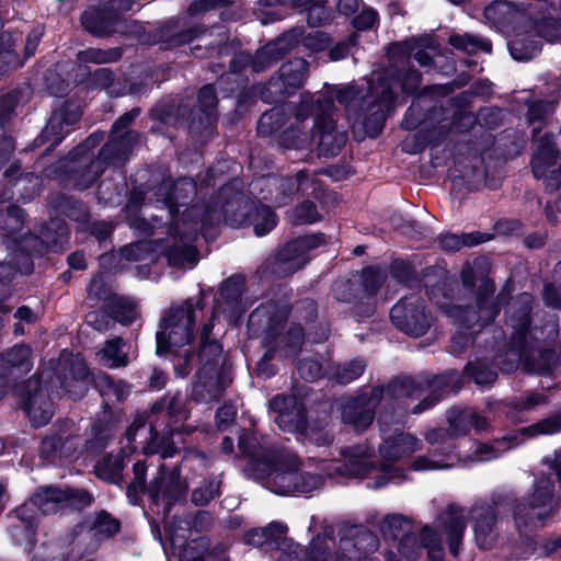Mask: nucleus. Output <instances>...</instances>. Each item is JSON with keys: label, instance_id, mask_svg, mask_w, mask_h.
Listing matches in <instances>:
<instances>
[{"label": "nucleus", "instance_id": "obj_1", "mask_svg": "<svg viewBox=\"0 0 561 561\" xmlns=\"http://www.w3.org/2000/svg\"><path fill=\"white\" fill-rule=\"evenodd\" d=\"M204 300L203 291L196 297H188L182 304L169 307L159 322V329L156 332V354L159 357H165L167 355L181 357L180 362L174 364L176 377H186L193 368V362L196 359L193 350H185L183 355H180L179 352L194 340L195 312L204 309Z\"/></svg>", "mask_w": 561, "mask_h": 561}, {"label": "nucleus", "instance_id": "obj_2", "mask_svg": "<svg viewBox=\"0 0 561 561\" xmlns=\"http://www.w3.org/2000/svg\"><path fill=\"white\" fill-rule=\"evenodd\" d=\"M131 10V0H99L88 5L80 14V25L95 38L118 35L126 39L141 41L146 28L141 22L125 18Z\"/></svg>", "mask_w": 561, "mask_h": 561}, {"label": "nucleus", "instance_id": "obj_3", "mask_svg": "<svg viewBox=\"0 0 561 561\" xmlns=\"http://www.w3.org/2000/svg\"><path fill=\"white\" fill-rule=\"evenodd\" d=\"M222 194H228L225 202V220L236 227H252L256 237L268 234L278 224L275 209L260 201H254L243 192V182L233 178L222 185Z\"/></svg>", "mask_w": 561, "mask_h": 561}, {"label": "nucleus", "instance_id": "obj_4", "mask_svg": "<svg viewBox=\"0 0 561 561\" xmlns=\"http://www.w3.org/2000/svg\"><path fill=\"white\" fill-rule=\"evenodd\" d=\"M220 186L207 202L190 203L175 218L170 217L169 233L176 241H196L198 234L207 237L217 229L221 218L225 219V202L228 194H222Z\"/></svg>", "mask_w": 561, "mask_h": 561}, {"label": "nucleus", "instance_id": "obj_5", "mask_svg": "<svg viewBox=\"0 0 561 561\" xmlns=\"http://www.w3.org/2000/svg\"><path fill=\"white\" fill-rule=\"evenodd\" d=\"M343 461L335 472L347 478H368L367 488L379 490L390 483L400 484L405 480V470L399 466L371 460V453L367 446L352 445L341 449Z\"/></svg>", "mask_w": 561, "mask_h": 561}, {"label": "nucleus", "instance_id": "obj_6", "mask_svg": "<svg viewBox=\"0 0 561 561\" xmlns=\"http://www.w3.org/2000/svg\"><path fill=\"white\" fill-rule=\"evenodd\" d=\"M423 75L413 65H389L383 68L377 79V88L381 91L390 90L394 103L398 94L396 88H399L400 95L403 100L411 99H428L434 101L438 96L448 94V88L443 84L423 85Z\"/></svg>", "mask_w": 561, "mask_h": 561}, {"label": "nucleus", "instance_id": "obj_7", "mask_svg": "<svg viewBox=\"0 0 561 561\" xmlns=\"http://www.w3.org/2000/svg\"><path fill=\"white\" fill-rule=\"evenodd\" d=\"M531 323L533 298L523 293L506 307L505 324L513 330L508 340L510 350L524 359L534 357L541 344V340L531 330Z\"/></svg>", "mask_w": 561, "mask_h": 561}, {"label": "nucleus", "instance_id": "obj_8", "mask_svg": "<svg viewBox=\"0 0 561 561\" xmlns=\"http://www.w3.org/2000/svg\"><path fill=\"white\" fill-rule=\"evenodd\" d=\"M82 114L83 111L76 101L71 99L64 100L58 107L53 110L44 128L24 150L34 151L47 145L39 157L43 159L49 156L66 136L72 131L73 126L80 122Z\"/></svg>", "mask_w": 561, "mask_h": 561}, {"label": "nucleus", "instance_id": "obj_9", "mask_svg": "<svg viewBox=\"0 0 561 561\" xmlns=\"http://www.w3.org/2000/svg\"><path fill=\"white\" fill-rule=\"evenodd\" d=\"M291 307L276 302H262L249 314L247 332L250 339L261 337V345L276 342L290 317Z\"/></svg>", "mask_w": 561, "mask_h": 561}, {"label": "nucleus", "instance_id": "obj_10", "mask_svg": "<svg viewBox=\"0 0 561 561\" xmlns=\"http://www.w3.org/2000/svg\"><path fill=\"white\" fill-rule=\"evenodd\" d=\"M390 320L402 333L411 337H421L430 330L433 314L421 296L411 294L392 306Z\"/></svg>", "mask_w": 561, "mask_h": 561}, {"label": "nucleus", "instance_id": "obj_11", "mask_svg": "<svg viewBox=\"0 0 561 561\" xmlns=\"http://www.w3.org/2000/svg\"><path fill=\"white\" fill-rule=\"evenodd\" d=\"M15 391L20 398V407L33 427L38 428L50 422L54 416V405L47 382L41 376L34 375L22 381L16 386Z\"/></svg>", "mask_w": 561, "mask_h": 561}, {"label": "nucleus", "instance_id": "obj_12", "mask_svg": "<svg viewBox=\"0 0 561 561\" xmlns=\"http://www.w3.org/2000/svg\"><path fill=\"white\" fill-rule=\"evenodd\" d=\"M153 184L149 188H156V199L163 203L170 217L180 215V208L193 202L196 195V183L190 178H180L173 181L165 171L154 168Z\"/></svg>", "mask_w": 561, "mask_h": 561}, {"label": "nucleus", "instance_id": "obj_13", "mask_svg": "<svg viewBox=\"0 0 561 561\" xmlns=\"http://www.w3.org/2000/svg\"><path fill=\"white\" fill-rule=\"evenodd\" d=\"M328 237L318 231L288 240L275 254V264L283 276L293 275L311 260L310 252L325 245Z\"/></svg>", "mask_w": 561, "mask_h": 561}, {"label": "nucleus", "instance_id": "obj_14", "mask_svg": "<svg viewBox=\"0 0 561 561\" xmlns=\"http://www.w3.org/2000/svg\"><path fill=\"white\" fill-rule=\"evenodd\" d=\"M420 388L413 399L422 398L411 412L421 414L435 407L443 398L458 393L462 389V378L456 369H448L437 375L421 374Z\"/></svg>", "mask_w": 561, "mask_h": 561}, {"label": "nucleus", "instance_id": "obj_15", "mask_svg": "<svg viewBox=\"0 0 561 561\" xmlns=\"http://www.w3.org/2000/svg\"><path fill=\"white\" fill-rule=\"evenodd\" d=\"M365 115L363 128L367 137L378 138L383 131L387 118L394 112L396 103L390 90L381 91L369 82L367 92L363 96Z\"/></svg>", "mask_w": 561, "mask_h": 561}, {"label": "nucleus", "instance_id": "obj_16", "mask_svg": "<svg viewBox=\"0 0 561 561\" xmlns=\"http://www.w3.org/2000/svg\"><path fill=\"white\" fill-rule=\"evenodd\" d=\"M46 178L58 181L66 190L85 191L92 187L103 174L101 163L90 160L88 163L67 165L55 162L43 170Z\"/></svg>", "mask_w": 561, "mask_h": 561}, {"label": "nucleus", "instance_id": "obj_17", "mask_svg": "<svg viewBox=\"0 0 561 561\" xmlns=\"http://www.w3.org/2000/svg\"><path fill=\"white\" fill-rule=\"evenodd\" d=\"M503 305L502 294L494 299L485 298L482 306L476 302V306H451L448 314L459 328L472 330L471 333H479L482 329L493 323L501 312Z\"/></svg>", "mask_w": 561, "mask_h": 561}, {"label": "nucleus", "instance_id": "obj_18", "mask_svg": "<svg viewBox=\"0 0 561 561\" xmlns=\"http://www.w3.org/2000/svg\"><path fill=\"white\" fill-rule=\"evenodd\" d=\"M387 280V270L381 264L364 266L358 273L357 287L360 301L354 307V316L358 322L368 319L376 312V297Z\"/></svg>", "mask_w": 561, "mask_h": 561}, {"label": "nucleus", "instance_id": "obj_19", "mask_svg": "<svg viewBox=\"0 0 561 561\" xmlns=\"http://www.w3.org/2000/svg\"><path fill=\"white\" fill-rule=\"evenodd\" d=\"M298 467H300V460L297 456L279 450L277 454L267 456L262 472L268 479L271 491L278 495H294V473Z\"/></svg>", "mask_w": 561, "mask_h": 561}, {"label": "nucleus", "instance_id": "obj_20", "mask_svg": "<svg viewBox=\"0 0 561 561\" xmlns=\"http://www.w3.org/2000/svg\"><path fill=\"white\" fill-rule=\"evenodd\" d=\"M247 290V278L242 273H234L225 278L214 298V309L224 313L229 322L237 323L245 313L242 297Z\"/></svg>", "mask_w": 561, "mask_h": 561}, {"label": "nucleus", "instance_id": "obj_21", "mask_svg": "<svg viewBox=\"0 0 561 561\" xmlns=\"http://www.w3.org/2000/svg\"><path fill=\"white\" fill-rule=\"evenodd\" d=\"M270 409L277 414L275 422L283 432L302 435L307 430L308 411L296 397L277 394L271 399Z\"/></svg>", "mask_w": 561, "mask_h": 561}, {"label": "nucleus", "instance_id": "obj_22", "mask_svg": "<svg viewBox=\"0 0 561 561\" xmlns=\"http://www.w3.org/2000/svg\"><path fill=\"white\" fill-rule=\"evenodd\" d=\"M491 262L486 256H477L472 263L466 262L460 271V280L462 286L474 291V302L482 306L485 298H493L496 286L489 276L491 272Z\"/></svg>", "mask_w": 561, "mask_h": 561}, {"label": "nucleus", "instance_id": "obj_23", "mask_svg": "<svg viewBox=\"0 0 561 561\" xmlns=\"http://www.w3.org/2000/svg\"><path fill=\"white\" fill-rule=\"evenodd\" d=\"M24 93V88L16 87L0 95V168L10 161L15 150V140L10 134V122Z\"/></svg>", "mask_w": 561, "mask_h": 561}, {"label": "nucleus", "instance_id": "obj_24", "mask_svg": "<svg viewBox=\"0 0 561 561\" xmlns=\"http://www.w3.org/2000/svg\"><path fill=\"white\" fill-rule=\"evenodd\" d=\"M12 252L13 264L18 266L20 273L31 275L35 270L34 260L41 259L47 254V248L37 233L31 231L19 233L7 244Z\"/></svg>", "mask_w": 561, "mask_h": 561}, {"label": "nucleus", "instance_id": "obj_25", "mask_svg": "<svg viewBox=\"0 0 561 561\" xmlns=\"http://www.w3.org/2000/svg\"><path fill=\"white\" fill-rule=\"evenodd\" d=\"M138 139L139 133L136 130H129L122 136H108V140L101 146L94 161L101 163L103 173L108 167L121 169L129 160Z\"/></svg>", "mask_w": 561, "mask_h": 561}, {"label": "nucleus", "instance_id": "obj_26", "mask_svg": "<svg viewBox=\"0 0 561 561\" xmlns=\"http://www.w3.org/2000/svg\"><path fill=\"white\" fill-rule=\"evenodd\" d=\"M49 217L69 219L80 226L89 224L90 207L80 198L65 193L50 194L47 197Z\"/></svg>", "mask_w": 561, "mask_h": 561}, {"label": "nucleus", "instance_id": "obj_27", "mask_svg": "<svg viewBox=\"0 0 561 561\" xmlns=\"http://www.w3.org/2000/svg\"><path fill=\"white\" fill-rule=\"evenodd\" d=\"M449 553L457 558L460 553L467 522L463 508L456 503H449L442 518Z\"/></svg>", "mask_w": 561, "mask_h": 561}, {"label": "nucleus", "instance_id": "obj_28", "mask_svg": "<svg viewBox=\"0 0 561 561\" xmlns=\"http://www.w3.org/2000/svg\"><path fill=\"white\" fill-rule=\"evenodd\" d=\"M342 422L353 427L356 433H363L374 422L376 413L367 405L365 397H351L342 405Z\"/></svg>", "mask_w": 561, "mask_h": 561}, {"label": "nucleus", "instance_id": "obj_29", "mask_svg": "<svg viewBox=\"0 0 561 561\" xmlns=\"http://www.w3.org/2000/svg\"><path fill=\"white\" fill-rule=\"evenodd\" d=\"M474 539L479 548L489 549L495 539L497 523L496 508L492 505H482L472 510Z\"/></svg>", "mask_w": 561, "mask_h": 561}, {"label": "nucleus", "instance_id": "obj_30", "mask_svg": "<svg viewBox=\"0 0 561 561\" xmlns=\"http://www.w3.org/2000/svg\"><path fill=\"white\" fill-rule=\"evenodd\" d=\"M38 237L43 245L47 248V253H64L69 244L70 229L62 218H51L39 225Z\"/></svg>", "mask_w": 561, "mask_h": 561}, {"label": "nucleus", "instance_id": "obj_31", "mask_svg": "<svg viewBox=\"0 0 561 561\" xmlns=\"http://www.w3.org/2000/svg\"><path fill=\"white\" fill-rule=\"evenodd\" d=\"M560 158V151L552 131H546L539 139L531 156L530 167L535 178H542L547 170L554 165Z\"/></svg>", "mask_w": 561, "mask_h": 561}, {"label": "nucleus", "instance_id": "obj_32", "mask_svg": "<svg viewBox=\"0 0 561 561\" xmlns=\"http://www.w3.org/2000/svg\"><path fill=\"white\" fill-rule=\"evenodd\" d=\"M425 440L431 445L428 453L436 460L449 463L459 459L456 438L445 427L431 428L425 433Z\"/></svg>", "mask_w": 561, "mask_h": 561}, {"label": "nucleus", "instance_id": "obj_33", "mask_svg": "<svg viewBox=\"0 0 561 561\" xmlns=\"http://www.w3.org/2000/svg\"><path fill=\"white\" fill-rule=\"evenodd\" d=\"M3 178L5 180V184L11 188L23 186L24 192L22 188H19L18 198L24 202L32 201L39 194V178H37L34 173L21 172L20 161L12 162L10 167L4 171Z\"/></svg>", "mask_w": 561, "mask_h": 561}, {"label": "nucleus", "instance_id": "obj_34", "mask_svg": "<svg viewBox=\"0 0 561 561\" xmlns=\"http://www.w3.org/2000/svg\"><path fill=\"white\" fill-rule=\"evenodd\" d=\"M420 440L408 433H397L387 437L379 447L381 462L390 463L404 458L417 450Z\"/></svg>", "mask_w": 561, "mask_h": 561}, {"label": "nucleus", "instance_id": "obj_35", "mask_svg": "<svg viewBox=\"0 0 561 561\" xmlns=\"http://www.w3.org/2000/svg\"><path fill=\"white\" fill-rule=\"evenodd\" d=\"M341 542L351 546L358 558L375 552L379 547L378 537L364 525H351L342 530Z\"/></svg>", "mask_w": 561, "mask_h": 561}, {"label": "nucleus", "instance_id": "obj_36", "mask_svg": "<svg viewBox=\"0 0 561 561\" xmlns=\"http://www.w3.org/2000/svg\"><path fill=\"white\" fill-rule=\"evenodd\" d=\"M187 104L176 103L174 99H161L149 111L151 121L175 129L183 127V117L190 114Z\"/></svg>", "mask_w": 561, "mask_h": 561}, {"label": "nucleus", "instance_id": "obj_37", "mask_svg": "<svg viewBox=\"0 0 561 561\" xmlns=\"http://www.w3.org/2000/svg\"><path fill=\"white\" fill-rule=\"evenodd\" d=\"M179 561H229V559L221 550H210L209 539L201 536L182 543Z\"/></svg>", "mask_w": 561, "mask_h": 561}, {"label": "nucleus", "instance_id": "obj_38", "mask_svg": "<svg viewBox=\"0 0 561 561\" xmlns=\"http://www.w3.org/2000/svg\"><path fill=\"white\" fill-rule=\"evenodd\" d=\"M205 32L204 25H193L178 30L175 22H169L157 30V36L165 48L173 49L192 43Z\"/></svg>", "mask_w": 561, "mask_h": 561}, {"label": "nucleus", "instance_id": "obj_39", "mask_svg": "<svg viewBox=\"0 0 561 561\" xmlns=\"http://www.w3.org/2000/svg\"><path fill=\"white\" fill-rule=\"evenodd\" d=\"M287 531L286 524L273 520L265 527H254L247 530L243 535V542L253 547H277Z\"/></svg>", "mask_w": 561, "mask_h": 561}, {"label": "nucleus", "instance_id": "obj_40", "mask_svg": "<svg viewBox=\"0 0 561 561\" xmlns=\"http://www.w3.org/2000/svg\"><path fill=\"white\" fill-rule=\"evenodd\" d=\"M100 310L125 327L133 324L139 316L137 304L131 298L119 294H116L106 305H102Z\"/></svg>", "mask_w": 561, "mask_h": 561}, {"label": "nucleus", "instance_id": "obj_41", "mask_svg": "<svg viewBox=\"0 0 561 561\" xmlns=\"http://www.w3.org/2000/svg\"><path fill=\"white\" fill-rule=\"evenodd\" d=\"M294 11L306 14L307 25L318 27L334 19V10L328 5L329 0H293Z\"/></svg>", "mask_w": 561, "mask_h": 561}, {"label": "nucleus", "instance_id": "obj_42", "mask_svg": "<svg viewBox=\"0 0 561 561\" xmlns=\"http://www.w3.org/2000/svg\"><path fill=\"white\" fill-rule=\"evenodd\" d=\"M433 272V266L425 267L422 271L421 279H419L414 265L408 260L393 259L389 265V274L398 284L411 287L415 283L423 282L427 295L432 294L433 290L428 289L430 285L426 279Z\"/></svg>", "mask_w": 561, "mask_h": 561}, {"label": "nucleus", "instance_id": "obj_43", "mask_svg": "<svg viewBox=\"0 0 561 561\" xmlns=\"http://www.w3.org/2000/svg\"><path fill=\"white\" fill-rule=\"evenodd\" d=\"M153 171L152 168L139 170L135 174L134 183L135 186L130 191L127 202L125 204V210L129 215H137L145 204L146 194L152 192L156 196V188H149L148 184H153Z\"/></svg>", "mask_w": 561, "mask_h": 561}, {"label": "nucleus", "instance_id": "obj_44", "mask_svg": "<svg viewBox=\"0 0 561 561\" xmlns=\"http://www.w3.org/2000/svg\"><path fill=\"white\" fill-rule=\"evenodd\" d=\"M188 110L191 113L183 117L182 128H186L192 138L205 140L211 138L217 128L218 117L207 112H195V108H191L190 105Z\"/></svg>", "mask_w": 561, "mask_h": 561}, {"label": "nucleus", "instance_id": "obj_45", "mask_svg": "<svg viewBox=\"0 0 561 561\" xmlns=\"http://www.w3.org/2000/svg\"><path fill=\"white\" fill-rule=\"evenodd\" d=\"M0 363L8 369L9 375L14 369L26 374L33 368L32 348L26 343H18L0 353Z\"/></svg>", "mask_w": 561, "mask_h": 561}, {"label": "nucleus", "instance_id": "obj_46", "mask_svg": "<svg viewBox=\"0 0 561 561\" xmlns=\"http://www.w3.org/2000/svg\"><path fill=\"white\" fill-rule=\"evenodd\" d=\"M26 219L27 213L16 204L7 205L5 211L0 213V231L5 245L22 231Z\"/></svg>", "mask_w": 561, "mask_h": 561}, {"label": "nucleus", "instance_id": "obj_47", "mask_svg": "<svg viewBox=\"0 0 561 561\" xmlns=\"http://www.w3.org/2000/svg\"><path fill=\"white\" fill-rule=\"evenodd\" d=\"M309 71V64L302 57H295L283 62L279 67V73L289 87V93L293 95L304 87Z\"/></svg>", "mask_w": 561, "mask_h": 561}, {"label": "nucleus", "instance_id": "obj_48", "mask_svg": "<svg viewBox=\"0 0 561 561\" xmlns=\"http://www.w3.org/2000/svg\"><path fill=\"white\" fill-rule=\"evenodd\" d=\"M305 342V329L300 323H291L276 341L278 357L287 358L300 353Z\"/></svg>", "mask_w": 561, "mask_h": 561}, {"label": "nucleus", "instance_id": "obj_49", "mask_svg": "<svg viewBox=\"0 0 561 561\" xmlns=\"http://www.w3.org/2000/svg\"><path fill=\"white\" fill-rule=\"evenodd\" d=\"M124 469L125 455L123 451L115 456L106 454L98 461L95 473L101 480L121 486Z\"/></svg>", "mask_w": 561, "mask_h": 561}, {"label": "nucleus", "instance_id": "obj_50", "mask_svg": "<svg viewBox=\"0 0 561 561\" xmlns=\"http://www.w3.org/2000/svg\"><path fill=\"white\" fill-rule=\"evenodd\" d=\"M435 108L434 101L428 99H412L411 105L405 111L400 127L403 130L412 131L417 129Z\"/></svg>", "mask_w": 561, "mask_h": 561}, {"label": "nucleus", "instance_id": "obj_51", "mask_svg": "<svg viewBox=\"0 0 561 561\" xmlns=\"http://www.w3.org/2000/svg\"><path fill=\"white\" fill-rule=\"evenodd\" d=\"M238 447L243 456L255 462L256 469L266 465L267 456L279 451L275 448L263 447L253 434L245 431L239 436Z\"/></svg>", "mask_w": 561, "mask_h": 561}, {"label": "nucleus", "instance_id": "obj_52", "mask_svg": "<svg viewBox=\"0 0 561 561\" xmlns=\"http://www.w3.org/2000/svg\"><path fill=\"white\" fill-rule=\"evenodd\" d=\"M290 50L291 43L286 38H277L257 50L256 65L261 67V70L270 68L285 59Z\"/></svg>", "mask_w": 561, "mask_h": 561}, {"label": "nucleus", "instance_id": "obj_53", "mask_svg": "<svg viewBox=\"0 0 561 561\" xmlns=\"http://www.w3.org/2000/svg\"><path fill=\"white\" fill-rule=\"evenodd\" d=\"M65 489L55 485L43 486L31 497V502L44 514L54 513L58 505L65 503Z\"/></svg>", "mask_w": 561, "mask_h": 561}, {"label": "nucleus", "instance_id": "obj_54", "mask_svg": "<svg viewBox=\"0 0 561 561\" xmlns=\"http://www.w3.org/2000/svg\"><path fill=\"white\" fill-rule=\"evenodd\" d=\"M187 489L182 484L180 473L175 470L169 471L161 502H164L163 514L168 516L172 508L181 501H185Z\"/></svg>", "mask_w": 561, "mask_h": 561}, {"label": "nucleus", "instance_id": "obj_55", "mask_svg": "<svg viewBox=\"0 0 561 561\" xmlns=\"http://www.w3.org/2000/svg\"><path fill=\"white\" fill-rule=\"evenodd\" d=\"M459 375L462 380L467 378L468 381L482 387L491 386L497 379V373L492 369L488 363L481 359L469 360Z\"/></svg>", "mask_w": 561, "mask_h": 561}, {"label": "nucleus", "instance_id": "obj_56", "mask_svg": "<svg viewBox=\"0 0 561 561\" xmlns=\"http://www.w3.org/2000/svg\"><path fill=\"white\" fill-rule=\"evenodd\" d=\"M290 37L296 44H301L306 49L311 53H321L327 50L332 44V37L329 33L316 30L305 33L302 28H293Z\"/></svg>", "mask_w": 561, "mask_h": 561}, {"label": "nucleus", "instance_id": "obj_57", "mask_svg": "<svg viewBox=\"0 0 561 561\" xmlns=\"http://www.w3.org/2000/svg\"><path fill=\"white\" fill-rule=\"evenodd\" d=\"M307 561H351L344 552L331 551L325 534H317L309 542Z\"/></svg>", "mask_w": 561, "mask_h": 561}, {"label": "nucleus", "instance_id": "obj_58", "mask_svg": "<svg viewBox=\"0 0 561 561\" xmlns=\"http://www.w3.org/2000/svg\"><path fill=\"white\" fill-rule=\"evenodd\" d=\"M195 241H176L168 247L164 256L171 266H182L184 263L195 264L198 261V251L193 244Z\"/></svg>", "mask_w": 561, "mask_h": 561}, {"label": "nucleus", "instance_id": "obj_59", "mask_svg": "<svg viewBox=\"0 0 561 561\" xmlns=\"http://www.w3.org/2000/svg\"><path fill=\"white\" fill-rule=\"evenodd\" d=\"M293 93H289V87L279 73V69L261 89V99L267 104H282Z\"/></svg>", "mask_w": 561, "mask_h": 561}, {"label": "nucleus", "instance_id": "obj_60", "mask_svg": "<svg viewBox=\"0 0 561 561\" xmlns=\"http://www.w3.org/2000/svg\"><path fill=\"white\" fill-rule=\"evenodd\" d=\"M535 508H538L534 503L527 501L526 497L515 500L513 503V518L518 530L527 528L533 525L535 519L545 522L549 517V513L535 514Z\"/></svg>", "mask_w": 561, "mask_h": 561}, {"label": "nucleus", "instance_id": "obj_61", "mask_svg": "<svg viewBox=\"0 0 561 561\" xmlns=\"http://www.w3.org/2000/svg\"><path fill=\"white\" fill-rule=\"evenodd\" d=\"M531 26L535 34L549 44L561 41V16L542 14L533 20Z\"/></svg>", "mask_w": 561, "mask_h": 561}, {"label": "nucleus", "instance_id": "obj_62", "mask_svg": "<svg viewBox=\"0 0 561 561\" xmlns=\"http://www.w3.org/2000/svg\"><path fill=\"white\" fill-rule=\"evenodd\" d=\"M412 520L402 514H388L380 524V531L385 538L400 540L405 534L412 533Z\"/></svg>", "mask_w": 561, "mask_h": 561}, {"label": "nucleus", "instance_id": "obj_63", "mask_svg": "<svg viewBox=\"0 0 561 561\" xmlns=\"http://www.w3.org/2000/svg\"><path fill=\"white\" fill-rule=\"evenodd\" d=\"M421 374L416 377L399 376L392 378L387 383V397L389 399L398 400L404 398H414L415 392L420 388Z\"/></svg>", "mask_w": 561, "mask_h": 561}, {"label": "nucleus", "instance_id": "obj_64", "mask_svg": "<svg viewBox=\"0 0 561 561\" xmlns=\"http://www.w3.org/2000/svg\"><path fill=\"white\" fill-rule=\"evenodd\" d=\"M366 367L367 364L364 358L355 357L337 365L332 377L336 383L346 386L358 379L365 373Z\"/></svg>", "mask_w": 561, "mask_h": 561}]
</instances>
